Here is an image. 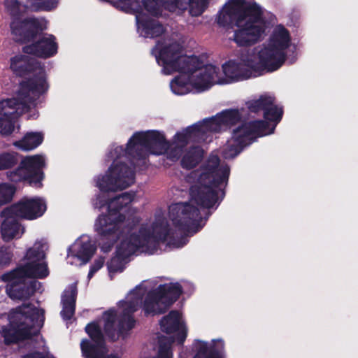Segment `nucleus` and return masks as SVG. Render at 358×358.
Masks as SVG:
<instances>
[{
  "label": "nucleus",
  "mask_w": 358,
  "mask_h": 358,
  "mask_svg": "<svg viewBox=\"0 0 358 358\" xmlns=\"http://www.w3.org/2000/svg\"><path fill=\"white\" fill-rule=\"evenodd\" d=\"M291 45L289 30L278 24L273 28L265 42L243 52L240 57L226 62L222 70L196 56L185 55L182 47L169 39L158 42L152 54L163 74L179 73L170 82V87L173 94L185 95L204 92L215 85L230 84L275 71L285 63L287 50Z\"/></svg>",
  "instance_id": "obj_1"
},
{
  "label": "nucleus",
  "mask_w": 358,
  "mask_h": 358,
  "mask_svg": "<svg viewBox=\"0 0 358 358\" xmlns=\"http://www.w3.org/2000/svg\"><path fill=\"white\" fill-rule=\"evenodd\" d=\"M230 169L224 162L220 163L216 155H210L201 167L187 177L191 184L189 202L172 204L169 208L171 224L161 217L143 225L136 234L132 227L122 234L117 242L115 255L108 263L109 275L122 272L127 259L136 252L155 253L160 243H164L171 248H181L186 239H175L178 231L195 233L200 224L199 207L212 208L223 197V189L227 184Z\"/></svg>",
  "instance_id": "obj_2"
},
{
  "label": "nucleus",
  "mask_w": 358,
  "mask_h": 358,
  "mask_svg": "<svg viewBox=\"0 0 358 358\" xmlns=\"http://www.w3.org/2000/svg\"><path fill=\"white\" fill-rule=\"evenodd\" d=\"M181 294L178 283L169 282L157 285L153 281L145 280L131 290L119 303L120 318L116 326V313L106 311L102 317L87 324L86 332L93 343L83 340L80 346L85 358H120L116 353H108L104 346V334L111 340L124 336V331L134 327L132 314L141 308L145 315H157L164 312Z\"/></svg>",
  "instance_id": "obj_3"
},
{
  "label": "nucleus",
  "mask_w": 358,
  "mask_h": 358,
  "mask_svg": "<svg viewBox=\"0 0 358 358\" xmlns=\"http://www.w3.org/2000/svg\"><path fill=\"white\" fill-rule=\"evenodd\" d=\"M190 140H195L191 126L178 131L167 141L164 134L158 130L135 132L129 139L126 148L113 145L107 154L112 163L108 175L96 179L101 188L115 189L134 182V167L145 164L149 155H166L172 161H177L183 148Z\"/></svg>",
  "instance_id": "obj_4"
},
{
  "label": "nucleus",
  "mask_w": 358,
  "mask_h": 358,
  "mask_svg": "<svg viewBox=\"0 0 358 358\" xmlns=\"http://www.w3.org/2000/svg\"><path fill=\"white\" fill-rule=\"evenodd\" d=\"M220 27L234 24V41L239 46L252 45L262 41L269 29L259 5L252 0H227L216 15Z\"/></svg>",
  "instance_id": "obj_5"
},
{
  "label": "nucleus",
  "mask_w": 358,
  "mask_h": 358,
  "mask_svg": "<svg viewBox=\"0 0 358 358\" xmlns=\"http://www.w3.org/2000/svg\"><path fill=\"white\" fill-rule=\"evenodd\" d=\"M114 5L125 11L136 14L137 29L139 34L145 38H154L160 36L164 31L163 26L155 19V17L162 13L163 9L171 13H182L189 10L192 16L201 15L208 8L210 0H180L174 6H170L166 3L157 0L155 10L147 6L144 0H113Z\"/></svg>",
  "instance_id": "obj_6"
},
{
  "label": "nucleus",
  "mask_w": 358,
  "mask_h": 358,
  "mask_svg": "<svg viewBox=\"0 0 358 358\" xmlns=\"http://www.w3.org/2000/svg\"><path fill=\"white\" fill-rule=\"evenodd\" d=\"M252 108L254 110H262L265 121L245 122L234 128L231 138L223 148L224 158L235 157L244 147L252 143L257 137L272 134L282 115V108L274 105L273 97L268 95L262 96L255 101Z\"/></svg>",
  "instance_id": "obj_7"
},
{
  "label": "nucleus",
  "mask_w": 358,
  "mask_h": 358,
  "mask_svg": "<svg viewBox=\"0 0 358 358\" xmlns=\"http://www.w3.org/2000/svg\"><path fill=\"white\" fill-rule=\"evenodd\" d=\"M47 248L44 240L36 241L33 247L27 250L22 264L16 269L1 275V280L7 283L6 292L11 299L29 298L37 285V282L31 279L42 278L48 275L45 261Z\"/></svg>",
  "instance_id": "obj_8"
},
{
  "label": "nucleus",
  "mask_w": 358,
  "mask_h": 358,
  "mask_svg": "<svg viewBox=\"0 0 358 358\" xmlns=\"http://www.w3.org/2000/svg\"><path fill=\"white\" fill-rule=\"evenodd\" d=\"M44 312L33 305H23L7 316L8 323L3 325L0 335L6 344L17 343L35 335L43 326Z\"/></svg>",
  "instance_id": "obj_9"
},
{
  "label": "nucleus",
  "mask_w": 358,
  "mask_h": 358,
  "mask_svg": "<svg viewBox=\"0 0 358 358\" xmlns=\"http://www.w3.org/2000/svg\"><path fill=\"white\" fill-rule=\"evenodd\" d=\"M39 73L38 80L20 84L14 98L0 101V117L18 118L20 115L36 105V99L48 89L43 71L40 70Z\"/></svg>",
  "instance_id": "obj_10"
},
{
  "label": "nucleus",
  "mask_w": 358,
  "mask_h": 358,
  "mask_svg": "<svg viewBox=\"0 0 358 358\" xmlns=\"http://www.w3.org/2000/svg\"><path fill=\"white\" fill-rule=\"evenodd\" d=\"M159 217L166 222L162 216L157 215L153 219L140 224L141 217L135 208H128L124 213L109 212L108 210L107 214L99 215L94 227L95 231L101 237L108 238L115 235L117 238V242H119L120 236L129 228L128 225H130L131 227L134 225V231H136V234H138V229L143 225Z\"/></svg>",
  "instance_id": "obj_11"
},
{
  "label": "nucleus",
  "mask_w": 358,
  "mask_h": 358,
  "mask_svg": "<svg viewBox=\"0 0 358 358\" xmlns=\"http://www.w3.org/2000/svg\"><path fill=\"white\" fill-rule=\"evenodd\" d=\"M31 1L28 0L27 4L24 5L18 0H5V6L13 17L10 30L16 41H29L34 38L38 31L48 27V21L43 17L22 19L20 17L27 8L30 9L28 3Z\"/></svg>",
  "instance_id": "obj_12"
},
{
  "label": "nucleus",
  "mask_w": 358,
  "mask_h": 358,
  "mask_svg": "<svg viewBox=\"0 0 358 358\" xmlns=\"http://www.w3.org/2000/svg\"><path fill=\"white\" fill-rule=\"evenodd\" d=\"M46 162L43 154L25 156L17 169L7 173V177L15 182L27 181L30 185L40 187L44 177L42 170L46 166Z\"/></svg>",
  "instance_id": "obj_13"
},
{
  "label": "nucleus",
  "mask_w": 358,
  "mask_h": 358,
  "mask_svg": "<svg viewBox=\"0 0 358 358\" xmlns=\"http://www.w3.org/2000/svg\"><path fill=\"white\" fill-rule=\"evenodd\" d=\"M240 119L241 114L238 110H226L213 117L203 120L192 125V131L195 140L210 143L213 139V133L234 125Z\"/></svg>",
  "instance_id": "obj_14"
},
{
  "label": "nucleus",
  "mask_w": 358,
  "mask_h": 358,
  "mask_svg": "<svg viewBox=\"0 0 358 358\" xmlns=\"http://www.w3.org/2000/svg\"><path fill=\"white\" fill-rule=\"evenodd\" d=\"M107 175H108V169L104 173L99 174L94 178V185L99 189L100 192L96 194L95 198L93 199V206L94 208L99 210L107 206V210H109V212L122 213L120 211L122 210L124 208H127L134 200L135 194L133 192H125L113 199H109V192L124 189L129 187L130 185L115 189H108L99 187L97 185L96 179L99 177H105ZM131 185L132 184H131Z\"/></svg>",
  "instance_id": "obj_15"
},
{
  "label": "nucleus",
  "mask_w": 358,
  "mask_h": 358,
  "mask_svg": "<svg viewBox=\"0 0 358 358\" xmlns=\"http://www.w3.org/2000/svg\"><path fill=\"white\" fill-rule=\"evenodd\" d=\"M47 209L46 201L41 197H24L18 203L4 209V214L13 210L15 216L33 220L41 217Z\"/></svg>",
  "instance_id": "obj_16"
},
{
  "label": "nucleus",
  "mask_w": 358,
  "mask_h": 358,
  "mask_svg": "<svg viewBox=\"0 0 358 358\" xmlns=\"http://www.w3.org/2000/svg\"><path fill=\"white\" fill-rule=\"evenodd\" d=\"M96 251V245L88 235H82L69 248L67 262L81 266L87 263Z\"/></svg>",
  "instance_id": "obj_17"
},
{
  "label": "nucleus",
  "mask_w": 358,
  "mask_h": 358,
  "mask_svg": "<svg viewBox=\"0 0 358 358\" xmlns=\"http://www.w3.org/2000/svg\"><path fill=\"white\" fill-rule=\"evenodd\" d=\"M193 358H225L224 344L222 339H213L210 342L195 340L192 343Z\"/></svg>",
  "instance_id": "obj_18"
},
{
  "label": "nucleus",
  "mask_w": 358,
  "mask_h": 358,
  "mask_svg": "<svg viewBox=\"0 0 358 358\" xmlns=\"http://www.w3.org/2000/svg\"><path fill=\"white\" fill-rule=\"evenodd\" d=\"M10 69L17 76H24L28 72L33 71L34 76L27 81L22 82L21 84L27 83L31 80H38L40 76L39 71L41 70L44 75L45 82L46 76L43 69L38 63H35L33 59L27 56L16 55L10 58Z\"/></svg>",
  "instance_id": "obj_19"
},
{
  "label": "nucleus",
  "mask_w": 358,
  "mask_h": 358,
  "mask_svg": "<svg viewBox=\"0 0 358 358\" xmlns=\"http://www.w3.org/2000/svg\"><path fill=\"white\" fill-rule=\"evenodd\" d=\"M57 48L55 37L46 34L36 43L25 46L23 50L27 54L48 58L55 55L57 52Z\"/></svg>",
  "instance_id": "obj_20"
},
{
  "label": "nucleus",
  "mask_w": 358,
  "mask_h": 358,
  "mask_svg": "<svg viewBox=\"0 0 358 358\" xmlns=\"http://www.w3.org/2000/svg\"><path fill=\"white\" fill-rule=\"evenodd\" d=\"M1 224L0 231L2 239L10 241L15 238H20L24 234L23 227L16 220L15 213L10 210L9 213L4 214V210L1 213Z\"/></svg>",
  "instance_id": "obj_21"
},
{
  "label": "nucleus",
  "mask_w": 358,
  "mask_h": 358,
  "mask_svg": "<svg viewBox=\"0 0 358 358\" xmlns=\"http://www.w3.org/2000/svg\"><path fill=\"white\" fill-rule=\"evenodd\" d=\"M194 141L201 143L203 141H198L196 140H190L187 144L183 148L182 152L179 157L181 158V166L187 169H192L201 161L203 157V150L198 146H191L187 148V145L189 142ZM203 143H206L203 141Z\"/></svg>",
  "instance_id": "obj_22"
},
{
  "label": "nucleus",
  "mask_w": 358,
  "mask_h": 358,
  "mask_svg": "<svg viewBox=\"0 0 358 358\" xmlns=\"http://www.w3.org/2000/svg\"><path fill=\"white\" fill-rule=\"evenodd\" d=\"M44 140V134L42 131H29L23 137L13 143V145L24 152L35 150L41 145Z\"/></svg>",
  "instance_id": "obj_23"
},
{
  "label": "nucleus",
  "mask_w": 358,
  "mask_h": 358,
  "mask_svg": "<svg viewBox=\"0 0 358 358\" xmlns=\"http://www.w3.org/2000/svg\"><path fill=\"white\" fill-rule=\"evenodd\" d=\"M76 294V285L72 284L64 291L62 295L61 315L64 320L70 319L74 313Z\"/></svg>",
  "instance_id": "obj_24"
},
{
  "label": "nucleus",
  "mask_w": 358,
  "mask_h": 358,
  "mask_svg": "<svg viewBox=\"0 0 358 358\" xmlns=\"http://www.w3.org/2000/svg\"><path fill=\"white\" fill-rule=\"evenodd\" d=\"M20 129L18 118L0 117V133L8 136Z\"/></svg>",
  "instance_id": "obj_25"
},
{
  "label": "nucleus",
  "mask_w": 358,
  "mask_h": 358,
  "mask_svg": "<svg viewBox=\"0 0 358 358\" xmlns=\"http://www.w3.org/2000/svg\"><path fill=\"white\" fill-rule=\"evenodd\" d=\"M59 0H31L28 3L30 10L34 11L43 10L51 11L59 5Z\"/></svg>",
  "instance_id": "obj_26"
},
{
  "label": "nucleus",
  "mask_w": 358,
  "mask_h": 358,
  "mask_svg": "<svg viewBox=\"0 0 358 358\" xmlns=\"http://www.w3.org/2000/svg\"><path fill=\"white\" fill-rule=\"evenodd\" d=\"M15 193V187L8 183H0V206L10 202Z\"/></svg>",
  "instance_id": "obj_27"
},
{
  "label": "nucleus",
  "mask_w": 358,
  "mask_h": 358,
  "mask_svg": "<svg viewBox=\"0 0 358 358\" xmlns=\"http://www.w3.org/2000/svg\"><path fill=\"white\" fill-rule=\"evenodd\" d=\"M17 155L15 152H4L0 154V170L8 169L17 163Z\"/></svg>",
  "instance_id": "obj_28"
},
{
  "label": "nucleus",
  "mask_w": 358,
  "mask_h": 358,
  "mask_svg": "<svg viewBox=\"0 0 358 358\" xmlns=\"http://www.w3.org/2000/svg\"><path fill=\"white\" fill-rule=\"evenodd\" d=\"M13 258V250L10 247H0V269L10 265Z\"/></svg>",
  "instance_id": "obj_29"
},
{
  "label": "nucleus",
  "mask_w": 358,
  "mask_h": 358,
  "mask_svg": "<svg viewBox=\"0 0 358 358\" xmlns=\"http://www.w3.org/2000/svg\"><path fill=\"white\" fill-rule=\"evenodd\" d=\"M105 262L104 257H99L97 259H96L93 263V264L91 266L87 278L90 279L92 278L94 274L99 271L102 266H103Z\"/></svg>",
  "instance_id": "obj_30"
},
{
  "label": "nucleus",
  "mask_w": 358,
  "mask_h": 358,
  "mask_svg": "<svg viewBox=\"0 0 358 358\" xmlns=\"http://www.w3.org/2000/svg\"><path fill=\"white\" fill-rule=\"evenodd\" d=\"M23 358H55L48 352H31L25 355Z\"/></svg>",
  "instance_id": "obj_31"
},
{
  "label": "nucleus",
  "mask_w": 358,
  "mask_h": 358,
  "mask_svg": "<svg viewBox=\"0 0 358 358\" xmlns=\"http://www.w3.org/2000/svg\"><path fill=\"white\" fill-rule=\"evenodd\" d=\"M111 245H112L111 244H108V245L103 244L101 245V250L103 252H107L110 250Z\"/></svg>",
  "instance_id": "obj_32"
}]
</instances>
